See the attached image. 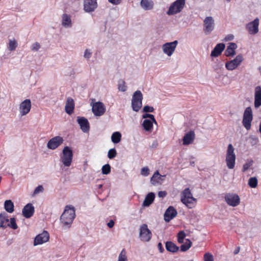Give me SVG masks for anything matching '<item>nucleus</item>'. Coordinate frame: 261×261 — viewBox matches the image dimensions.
<instances>
[{
	"instance_id": "f257e3e1",
	"label": "nucleus",
	"mask_w": 261,
	"mask_h": 261,
	"mask_svg": "<svg viewBox=\"0 0 261 261\" xmlns=\"http://www.w3.org/2000/svg\"><path fill=\"white\" fill-rule=\"evenodd\" d=\"M75 216V214L74 207L67 206L60 218L63 227L69 228L72 224Z\"/></svg>"
},
{
	"instance_id": "f03ea898",
	"label": "nucleus",
	"mask_w": 261,
	"mask_h": 261,
	"mask_svg": "<svg viewBox=\"0 0 261 261\" xmlns=\"http://www.w3.org/2000/svg\"><path fill=\"white\" fill-rule=\"evenodd\" d=\"M73 159V152L68 146H65L60 155V161L62 166L69 167L71 166Z\"/></svg>"
},
{
	"instance_id": "7ed1b4c3",
	"label": "nucleus",
	"mask_w": 261,
	"mask_h": 261,
	"mask_svg": "<svg viewBox=\"0 0 261 261\" xmlns=\"http://www.w3.org/2000/svg\"><path fill=\"white\" fill-rule=\"evenodd\" d=\"M8 227L13 229H16L18 228L14 218H11L9 219L8 215L6 213H2L0 214V227L5 229Z\"/></svg>"
},
{
	"instance_id": "20e7f679",
	"label": "nucleus",
	"mask_w": 261,
	"mask_h": 261,
	"mask_svg": "<svg viewBox=\"0 0 261 261\" xmlns=\"http://www.w3.org/2000/svg\"><path fill=\"white\" fill-rule=\"evenodd\" d=\"M181 201L190 208L193 207L196 202L189 188L185 189L181 194Z\"/></svg>"
},
{
	"instance_id": "39448f33",
	"label": "nucleus",
	"mask_w": 261,
	"mask_h": 261,
	"mask_svg": "<svg viewBox=\"0 0 261 261\" xmlns=\"http://www.w3.org/2000/svg\"><path fill=\"white\" fill-rule=\"evenodd\" d=\"M236 156L234 148L231 144L228 145L226 154V163L227 167L229 169L234 168L236 164Z\"/></svg>"
},
{
	"instance_id": "423d86ee",
	"label": "nucleus",
	"mask_w": 261,
	"mask_h": 261,
	"mask_svg": "<svg viewBox=\"0 0 261 261\" xmlns=\"http://www.w3.org/2000/svg\"><path fill=\"white\" fill-rule=\"evenodd\" d=\"M185 4V0H176L170 5L167 14L169 15H172L180 13L184 8Z\"/></svg>"
},
{
	"instance_id": "0eeeda50",
	"label": "nucleus",
	"mask_w": 261,
	"mask_h": 261,
	"mask_svg": "<svg viewBox=\"0 0 261 261\" xmlns=\"http://www.w3.org/2000/svg\"><path fill=\"white\" fill-rule=\"evenodd\" d=\"M143 94L141 91H135L132 96V107L135 112H138L142 106Z\"/></svg>"
},
{
	"instance_id": "6e6552de",
	"label": "nucleus",
	"mask_w": 261,
	"mask_h": 261,
	"mask_svg": "<svg viewBox=\"0 0 261 261\" xmlns=\"http://www.w3.org/2000/svg\"><path fill=\"white\" fill-rule=\"evenodd\" d=\"M253 120V112L251 107H249L245 109L242 120V123L247 130L251 128V122Z\"/></svg>"
},
{
	"instance_id": "1a4fd4ad",
	"label": "nucleus",
	"mask_w": 261,
	"mask_h": 261,
	"mask_svg": "<svg viewBox=\"0 0 261 261\" xmlns=\"http://www.w3.org/2000/svg\"><path fill=\"white\" fill-rule=\"evenodd\" d=\"M178 44V41L177 40L166 42L162 46V51L163 53L168 57H171L175 52Z\"/></svg>"
},
{
	"instance_id": "9d476101",
	"label": "nucleus",
	"mask_w": 261,
	"mask_h": 261,
	"mask_svg": "<svg viewBox=\"0 0 261 261\" xmlns=\"http://www.w3.org/2000/svg\"><path fill=\"white\" fill-rule=\"evenodd\" d=\"M139 237L140 240L143 242H148L152 238V233L148 228L146 224L140 226L139 228Z\"/></svg>"
},
{
	"instance_id": "9b49d317",
	"label": "nucleus",
	"mask_w": 261,
	"mask_h": 261,
	"mask_svg": "<svg viewBox=\"0 0 261 261\" xmlns=\"http://www.w3.org/2000/svg\"><path fill=\"white\" fill-rule=\"evenodd\" d=\"M244 58L241 54L237 55L234 59L225 63V68L229 71L236 69L243 61Z\"/></svg>"
},
{
	"instance_id": "f8f14e48",
	"label": "nucleus",
	"mask_w": 261,
	"mask_h": 261,
	"mask_svg": "<svg viewBox=\"0 0 261 261\" xmlns=\"http://www.w3.org/2000/svg\"><path fill=\"white\" fill-rule=\"evenodd\" d=\"M224 198L227 204L232 207L238 206L240 203V198L236 193H227Z\"/></svg>"
},
{
	"instance_id": "ddd939ff",
	"label": "nucleus",
	"mask_w": 261,
	"mask_h": 261,
	"mask_svg": "<svg viewBox=\"0 0 261 261\" xmlns=\"http://www.w3.org/2000/svg\"><path fill=\"white\" fill-rule=\"evenodd\" d=\"M31 101L29 99H26L22 101L19 106V112L21 117L27 115L31 109Z\"/></svg>"
},
{
	"instance_id": "4468645a",
	"label": "nucleus",
	"mask_w": 261,
	"mask_h": 261,
	"mask_svg": "<svg viewBox=\"0 0 261 261\" xmlns=\"http://www.w3.org/2000/svg\"><path fill=\"white\" fill-rule=\"evenodd\" d=\"M215 28V21L212 16H207L203 20V31L206 34H210Z\"/></svg>"
},
{
	"instance_id": "2eb2a0df",
	"label": "nucleus",
	"mask_w": 261,
	"mask_h": 261,
	"mask_svg": "<svg viewBox=\"0 0 261 261\" xmlns=\"http://www.w3.org/2000/svg\"><path fill=\"white\" fill-rule=\"evenodd\" d=\"M259 19L256 18L254 20L248 23L246 25V29L250 35H254L258 33L259 31Z\"/></svg>"
},
{
	"instance_id": "dca6fc26",
	"label": "nucleus",
	"mask_w": 261,
	"mask_h": 261,
	"mask_svg": "<svg viewBox=\"0 0 261 261\" xmlns=\"http://www.w3.org/2000/svg\"><path fill=\"white\" fill-rule=\"evenodd\" d=\"M92 111L95 116H101L105 114L106 107L102 102H96L92 105Z\"/></svg>"
},
{
	"instance_id": "f3484780",
	"label": "nucleus",
	"mask_w": 261,
	"mask_h": 261,
	"mask_svg": "<svg viewBox=\"0 0 261 261\" xmlns=\"http://www.w3.org/2000/svg\"><path fill=\"white\" fill-rule=\"evenodd\" d=\"M49 239V235L47 231H43L36 236L34 241V245L37 246L47 242Z\"/></svg>"
},
{
	"instance_id": "a211bd4d",
	"label": "nucleus",
	"mask_w": 261,
	"mask_h": 261,
	"mask_svg": "<svg viewBox=\"0 0 261 261\" xmlns=\"http://www.w3.org/2000/svg\"><path fill=\"white\" fill-rule=\"evenodd\" d=\"M63 141L64 140L62 137L60 136L55 137L49 140L47 144V147L48 149L54 150L62 144Z\"/></svg>"
},
{
	"instance_id": "6ab92c4d",
	"label": "nucleus",
	"mask_w": 261,
	"mask_h": 261,
	"mask_svg": "<svg viewBox=\"0 0 261 261\" xmlns=\"http://www.w3.org/2000/svg\"><path fill=\"white\" fill-rule=\"evenodd\" d=\"M97 8V0H84V10L86 12H92L94 11Z\"/></svg>"
},
{
	"instance_id": "aec40b11",
	"label": "nucleus",
	"mask_w": 261,
	"mask_h": 261,
	"mask_svg": "<svg viewBox=\"0 0 261 261\" xmlns=\"http://www.w3.org/2000/svg\"><path fill=\"white\" fill-rule=\"evenodd\" d=\"M177 214L176 210L172 206H170L165 211L164 215V220L169 222L171 220L175 218Z\"/></svg>"
},
{
	"instance_id": "412c9836",
	"label": "nucleus",
	"mask_w": 261,
	"mask_h": 261,
	"mask_svg": "<svg viewBox=\"0 0 261 261\" xmlns=\"http://www.w3.org/2000/svg\"><path fill=\"white\" fill-rule=\"evenodd\" d=\"M77 121L80 126L81 130L84 133H87L89 131L90 125L87 119L83 117H77Z\"/></svg>"
},
{
	"instance_id": "4be33fe9",
	"label": "nucleus",
	"mask_w": 261,
	"mask_h": 261,
	"mask_svg": "<svg viewBox=\"0 0 261 261\" xmlns=\"http://www.w3.org/2000/svg\"><path fill=\"white\" fill-rule=\"evenodd\" d=\"M34 207L32 203H28L22 209V215L26 218L31 217L34 213Z\"/></svg>"
},
{
	"instance_id": "5701e85b",
	"label": "nucleus",
	"mask_w": 261,
	"mask_h": 261,
	"mask_svg": "<svg viewBox=\"0 0 261 261\" xmlns=\"http://www.w3.org/2000/svg\"><path fill=\"white\" fill-rule=\"evenodd\" d=\"M254 107L258 108L261 106V87L257 86L254 92Z\"/></svg>"
},
{
	"instance_id": "b1692460",
	"label": "nucleus",
	"mask_w": 261,
	"mask_h": 261,
	"mask_svg": "<svg viewBox=\"0 0 261 261\" xmlns=\"http://www.w3.org/2000/svg\"><path fill=\"white\" fill-rule=\"evenodd\" d=\"M225 46V44L223 43L217 44L212 51L211 56L212 57H218L224 49Z\"/></svg>"
},
{
	"instance_id": "393cba45",
	"label": "nucleus",
	"mask_w": 261,
	"mask_h": 261,
	"mask_svg": "<svg viewBox=\"0 0 261 261\" xmlns=\"http://www.w3.org/2000/svg\"><path fill=\"white\" fill-rule=\"evenodd\" d=\"M195 134L193 131H190L187 133L182 139L183 144L185 145H189L194 141Z\"/></svg>"
},
{
	"instance_id": "a878e982",
	"label": "nucleus",
	"mask_w": 261,
	"mask_h": 261,
	"mask_svg": "<svg viewBox=\"0 0 261 261\" xmlns=\"http://www.w3.org/2000/svg\"><path fill=\"white\" fill-rule=\"evenodd\" d=\"M165 175H161L159 174L158 171H156L151 177L150 181L152 185H156V184H161L164 180Z\"/></svg>"
},
{
	"instance_id": "bb28decb",
	"label": "nucleus",
	"mask_w": 261,
	"mask_h": 261,
	"mask_svg": "<svg viewBox=\"0 0 261 261\" xmlns=\"http://www.w3.org/2000/svg\"><path fill=\"white\" fill-rule=\"evenodd\" d=\"M237 48V45L234 43H230L229 45L227 46L225 51V55L226 57H233L236 54V49Z\"/></svg>"
},
{
	"instance_id": "cd10ccee",
	"label": "nucleus",
	"mask_w": 261,
	"mask_h": 261,
	"mask_svg": "<svg viewBox=\"0 0 261 261\" xmlns=\"http://www.w3.org/2000/svg\"><path fill=\"white\" fill-rule=\"evenodd\" d=\"M140 6L145 11L151 10L153 8L154 3L152 0H141Z\"/></svg>"
},
{
	"instance_id": "c85d7f7f",
	"label": "nucleus",
	"mask_w": 261,
	"mask_h": 261,
	"mask_svg": "<svg viewBox=\"0 0 261 261\" xmlns=\"http://www.w3.org/2000/svg\"><path fill=\"white\" fill-rule=\"evenodd\" d=\"M74 108V101L72 98L68 97L67 99L65 105V111L68 114H71L73 113Z\"/></svg>"
},
{
	"instance_id": "c756f323",
	"label": "nucleus",
	"mask_w": 261,
	"mask_h": 261,
	"mask_svg": "<svg viewBox=\"0 0 261 261\" xmlns=\"http://www.w3.org/2000/svg\"><path fill=\"white\" fill-rule=\"evenodd\" d=\"M62 25L66 28H69L72 27L71 17L69 15L64 14L62 15Z\"/></svg>"
},
{
	"instance_id": "7c9ffc66",
	"label": "nucleus",
	"mask_w": 261,
	"mask_h": 261,
	"mask_svg": "<svg viewBox=\"0 0 261 261\" xmlns=\"http://www.w3.org/2000/svg\"><path fill=\"white\" fill-rule=\"evenodd\" d=\"M154 121L150 119H144L142 122V126L146 132H151L153 129Z\"/></svg>"
},
{
	"instance_id": "2f4dec72",
	"label": "nucleus",
	"mask_w": 261,
	"mask_h": 261,
	"mask_svg": "<svg viewBox=\"0 0 261 261\" xmlns=\"http://www.w3.org/2000/svg\"><path fill=\"white\" fill-rule=\"evenodd\" d=\"M155 195L153 193H148L145 197L143 205L144 206H149L154 201Z\"/></svg>"
},
{
	"instance_id": "473e14b6",
	"label": "nucleus",
	"mask_w": 261,
	"mask_h": 261,
	"mask_svg": "<svg viewBox=\"0 0 261 261\" xmlns=\"http://www.w3.org/2000/svg\"><path fill=\"white\" fill-rule=\"evenodd\" d=\"M165 247L167 251L172 253L177 252L179 249V247L171 241L167 242L166 243Z\"/></svg>"
},
{
	"instance_id": "72a5a7b5",
	"label": "nucleus",
	"mask_w": 261,
	"mask_h": 261,
	"mask_svg": "<svg viewBox=\"0 0 261 261\" xmlns=\"http://www.w3.org/2000/svg\"><path fill=\"white\" fill-rule=\"evenodd\" d=\"M4 208L9 213L14 211V203L11 200H6L4 202Z\"/></svg>"
},
{
	"instance_id": "f704fd0d",
	"label": "nucleus",
	"mask_w": 261,
	"mask_h": 261,
	"mask_svg": "<svg viewBox=\"0 0 261 261\" xmlns=\"http://www.w3.org/2000/svg\"><path fill=\"white\" fill-rule=\"evenodd\" d=\"M121 134L119 132H116L112 134L111 136V140L115 144L118 143L121 141Z\"/></svg>"
},
{
	"instance_id": "c9c22d12",
	"label": "nucleus",
	"mask_w": 261,
	"mask_h": 261,
	"mask_svg": "<svg viewBox=\"0 0 261 261\" xmlns=\"http://www.w3.org/2000/svg\"><path fill=\"white\" fill-rule=\"evenodd\" d=\"M180 246V250L185 252L188 250L192 246V242L189 239H186V242Z\"/></svg>"
},
{
	"instance_id": "e433bc0d",
	"label": "nucleus",
	"mask_w": 261,
	"mask_h": 261,
	"mask_svg": "<svg viewBox=\"0 0 261 261\" xmlns=\"http://www.w3.org/2000/svg\"><path fill=\"white\" fill-rule=\"evenodd\" d=\"M17 46V42L15 39H10L8 48L10 51L14 50Z\"/></svg>"
},
{
	"instance_id": "4c0bfd02",
	"label": "nucleus",
	"mask_w": 261,
	"mask_h": 261,
	"mask_svg": "<svg viewBox=\"0 0 261 261\" xmlns=\"http://www.w3.org/2000/svg\"><path fill=\"white\" fill-rule=\"evenodd\" d=\"M117 261H127L126 252L124 249H122L119 254Z\"/></svg>"
},
{
	"instance_id": "58836bf2",
	"label": "nucleus",
	"mask_w": 261,
	"mask_h": 261,
	"mask_svg": "<svg viewBox=\"0 0 261 261\" xmlns=\"http://www.w3.org/2000/svg\"><path fill=\"white\" fill-rule=\"evenodd\" d=\"M118 89L121 92H125L126 91L127 86H126L125 82L124 81L121 80L119 81Z\"/></svg>"
},
{
	"instance_id": "ea45409f",
	"label": "nucleus",
	"mask_w": 261,
	"mask_h": 261,
	"mask_svg": "<svg viewBox=\"0 0 261 261\" xmlns=\"http://www.w3.org/2000/svg\"><path fill=\"white\" fill-rule=\"evenodd\" d=\"M257 179L255 177H251L248 181V185L251 188H255L257 186Z\"/></svg>"
},
{
	"instance_id": "a19ab883",
	"label": "nucleus",
	"mask_w": 261,
	"mask_h": 261,
	"mask_svg": "<svg viewBox=\"0 0 261 261\" xmlns=\"http://www.w3.org/2000/svg\"><path fill=\"white\" fill-rule=\"evenodd\" d=\"M253 161L252 160H248L243 165L242 171L245 172L247 171L252 165Z\"/></svg>"
},
{
	"instance_id": "79ce46f5",
	"label": "nucleus",
	"mask_w": 261,
	"mask_h": 261,
	"mask_svg": "<svg viewBox=\"0 0 261 261\" xmlns=\"http://www.w3.org/2000/svg\"><path fill=\"white\" fill-rule=\"evenodd\" d=\"M102 173L103 174H108L111 172V166L109 164H107L103 165L101 168Z\"/></svg>"
},
{
	"instance_id": "37998d69",
	"label": "nucleus",
	"mask_w": 261,
	"mask_h": 261,
	"mask_svg": "<svg viewBox=\"0 0 261 261\" xmlns=\"http://www.w3.org/2000/svg\"><path fill=\"white\" fill-rule=\"evenodd\" d=\"M92 51L90 49L87 48L84 51V58L89 61L92 57Z\"/></svg>"
},
{
	"instance_id": "c03bdc74",
	"label": "nucleus",
	"mask_w": 261,
	"mask_h": 261,
	"mask_svg": "<svg viewBox=\"0 0 261 261\" xmlns=\"http://www.w3.org/2000/svg\"><path fill=\"white\" fill-rule=\"evenodd\" d=\"M186 234L184 231H180L177 234V241L179 243H183Z\"/></svg>"
},
{
	"instance_id": "a18cd8bd",
	"label": "nucleus",
	"mask_w": 261,
	"mask_h": 261,
	"mask_svg": "<svg viewBox=\"0 0 261 261\" xmlns=\"http://www.w3.org/2000/svg\"><path fill=\"white\" fill-rule=\"evenodd\" d=\"M117 155L116 150L115 148L110 149L108 153V156L110 159L114 158Z\"/></svg>"
},
{
	"instance_id": "49530a36",
	"label": "nucleus",
	"mask_w": 261,
	"mask_h": 261,
	"mask_svg": "<svg viewBox=\"0 0 261 261\" xmlns=\"http://www.w3.org/2000/svg\"><path fill=\"white\" fill-rule=\"evenodd\" d=\"M142 118L144 119H147L152 120V121H154V123L156 124V121L155 119L154 116V115H153L152 114H147V113L144 114L142 116Z\"/></svg>"
},
{
	"instance_id": "de8ad7c7",
	"label": "nucleus",
	"mask_w": 261,
	"mask_h": 261,
	"mask_svg": "<svg viewBox=\"0 0 261 261\" xmlns=\"http://www.w3.org/2000/svg\"><path fill=\"white\" fill-rule=\"evenodd\" d=\"M204 261H214L213 256L210 253H206L204 255Z\"/></svg>"
},
{
	"instance_id": "09e8293b",
	"label": "nucleus",
	"mask_w": 261,
	"mask_h": 261,
	"mask_svg": "<svg viewBox=\"0 0 261 261\" xmlns=\"http://www.w3.org/2000/svg\"><path fill=\"white\" fill-rule=\"evenodd\" d=\"M141 174L143 176H147L149 175V169L147 167H143L141 169Z\"/></svg>"
},
{
	"instance_id": "8fccbe9b",
	"label": "nucleus",
	"mask_w": 261,
	"mask_h": 261,
	"mask_svg": "<svg viewBox=\"0 0 261 261\" xmlns=\"http://www.w3.org/2000/svg\"><path fill=\"white\" fill-rule=\"evenodd\" d=\"M43 187L42 186H38V187H37L34 191V193L33 194L34 195H36V194H38L41 192H42L43 191Z\"/></svg>"
},
{
	"instance_id": "3c124183",
	"label": "nucleus",
	"mask_w": 261,
	"mask_h": 261,
	"mask_svg": "<svg viewBox=\"0 0 261 261\" xmlns=\"http://www.w3.org/2000/svg\"><path fill=\"white\" fill-rule=\"evenodd\" d=\"M40 48V44L38 42H35V43H33L31 46V49L33 51H38Z\"/></svg>"
},
{
	"instance_id": "603ef678",
	"label": "nucleus",
	"mask_w": 261,
	"mask_h": 261,
	"mask_svg": "<svg viewBox=\"0 0 261 261\" xmlns=\"http://www.w3.org/2000/svg\"><path fill=\"white\" fill-rule=\"evenodd\" d=\"M154 111V108L152 107H150L149 106H145L144 107L143 109V112L147 113V112H153Z\"/></svg>"
},
{
	"instance_id": "864d4df0",
	"label": "nucleus",
	"mask_w": 261,
	"mask_h": 261,
	"mask_svg": "<svg viewBox=\"0 0 261 261\" xmlns=\"http://www.w3.org/2000/svg\"><path fill=\"white\" fill-rule=\"evenodd\" d=\"M234 39V36L232 34L227 35L224 38L225 41H231Z\"/></svg>"
},
{
	"instance_id": "5fc2aeb1",
	"label": "nucleus",
	"mask_w": 261,
	"mask_h": 261,
	"mask_svg": "<svg viewBox=\"0 0 261 261\" xmlns=\"http://www.w3.org/2000/svg\"><path fill=\"white\" fill-rule=\"evenodd\" d=\"M108 1L113 5H118L121 3V0H108Z\"/></svg>"
},
{
	"instance_id": "6e6d98bb",
	"label": "nucleus",
	"mask_w": 261,
	"mask_h": 261,
	"mask_svg": "<svg viewBox=\"0 0 261 261\" xmlns=\"http://www.w3.org/2000/svg\"><path fill=\"white\" fill-rule=\"evenodd\" d=\"M167 195V193L165 191H160L158 193V196L159 197L163 198Z\"/></svg>"
},
{
	"instance_id": "4d7b16f0",
	"label": "nucleus",
	"mask_w": 261,
	"mask_h": 261,
	"mask_svg": "<svg viewBox=\"0 0 261 261\" xmlns=\"http://www.w3.org/2000/svg\"><path fill=\"white\" fill-rule=\"evenodd\" d=\"M114 221L111 220L107 223V225L109 228H112L114 225Z\"/></svg>"
},
{
	"instance_id": "13d9d810",
	"label": "nucleus",
	"mask_w": 261,
	"mask_h": 261,
	"mask_svg": "<svg viewBox=\"0 0 261 261\" xmlns=\"http://www.w3.org/2000/svg\"><path fill=\"white\" fill-rule=\"evenodd\" d=\"M158 247L160 250V252H161V253H163V251H164V249L162 246V244L161 243H159L158 244Z\"/></svg>"
},
{
	"instance_id": "bf43d9fd",
	"label": "nucleus",
	"mask_w": 261,
	"mask_h": 261,
	"mask_svg": "<svg viewBox=\"0 0 261 261\" xmlns=\"http://www.w3.org/2000/svg\"><path fill=\"white\" fill-rule=\"evenodd\" d=\"M240 251V247H238L234 251V254H238Z\"/></svg>"
},
{
	"instance_id": "052dcab7",
	"label": "nucleus",
	"mask_w": 261,
	"mask_h": 261,
	"mask_svg": "<svg viewBox=\"0 0 261 261\" xmlns=\"http://www.w3.org/2000/svg\"><path fill=\"white\" fill-rule=\"evenodd\" d=\"M101 187H102V185H99L98 186V188L99 189L101 188Z\"/></svg>"
},
{
	"instance_id": "680f3d73",
	"label": "nucleus",
	"mask_w": 261,
	"mask_h": 261,
	"mask_svg": "<svg viewBox=\"0 0 261 261\" xmlns=\"http://www.w3.org/2000/svg\"><path fill=\"white\" fill-rule=\"evenodd\" d=\"M227 2L229 3L230 2L231 0H226Z\"/></svg>"
},
{
	"instance_id": "e2e57ef3",
	"label": "nucleus",
	"mask_w": 261,
	"mask_h": 261,
	"mask_svg": "<svg viewBox=\"0 0 261 261\" xmlns=\"http://www.w3.org/2000/svg\"><path fill=\"white\" fill-rule=\"evenodd\" d=\"M188 261H193V260H188Z\"/></svg>"
}]
</instances>
